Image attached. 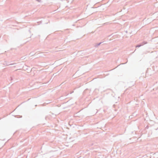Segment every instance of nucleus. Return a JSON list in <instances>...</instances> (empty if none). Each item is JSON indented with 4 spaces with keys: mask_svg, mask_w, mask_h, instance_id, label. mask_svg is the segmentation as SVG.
<instances>
[{
    "mask_svg": "<svg viewBox=\"0 0 158 158\" xmlns=\"http://www.w3.org/2000/svg\"><path fill=\"white\" fill-rule=\"evenodd\" d=\"M15 63H12V64H9L8 63L5 61L4 63L3 64V65H5L6 66H8L9 65H14V64H15Z\"/></svg>",
    "mask_w": 158,
    "mask_h": 158,
    "instance_id": "obj_1",
    "label": "nucleus"
},
{
    "mask_svg": "<svg viewBox=\"0 0 158 158\" xmlns=\"http://www.w3.org/2000/svg\"><path fill=\"white\" fill-rule=\"evenodd\" d=\"M147 43H148L147 42L144 41H143V42H142L140 44H141V45H142V46H143V45H144V44H147Z\"/></svg>",
    "mask_w": 158,
    "mask_h": 158,
    "instance_id": "obj_2",
    "label": "nucleus"
},
{
    "mask_svg": "<svg viewBox=\"0 0 158 158\" xmlns=\"http://www.w3.org/2000/svg\"><path fill=\"white\" fill-rule=\"evenodd\" d=\"M142 46V45L141 44H139L136 46L135 47L136 48H138V47H139L141 46Z\"/></svg>",
    "mask_w": 158,
    "mask_h": 158,
    "instance_id": "obj_3",
    "label": "nucleus"
},
{
    "mask_svg": "<svg viewBox=\"0 0 158 158\" xmlns=\"http://www.w3.org/2000/svg\"><path fill=\"white\" fill-rule=\"evenodd\" d=\"M102 43V42H100V43H98L97 44L95 45V47H98V46L100 45V44H101Z\"/></svg>",
    "mask_w": 158,
    "mask_h": 158,
    "instance_id": "obj_4",
    "label": "nucleus"
},
{
    "mask_svg": "<svg viewBox=\"0 0 158 158\" xmlns=\"http://www.w3.org/2000/svg\"><path fill=\"white\" fill-rule=\"evenodd\" d=\"M36 1H37L38 2H41V0H36Z\"/></svg>",
    "mask_w": 158,
    "mask_h": 158,
    "instance_id": "obj_5",
    "label": "nucleus"
},
{
    "mask_svg": "<svg viewBox=\"0 0 158 158\" xmlns=\"http://www.w3.org/2000/svg\"><path fill=\"white\" fill-rule=\"evenodd\" d=\"M10 79H11V80H12L13 79V77H10Z\"/></svg>",
    "mask_w": 158,
    "mask_h": 158,
    "instance_id": "obj_6",
    "label": "nucleus"
},
{
    "mask_svg": "<svg viewBox=\"0 0 158 158\" xmlns=\"http://www.w3.org/2000/svg\"><path fill=\"white\" fill-rule=\"evenodd\" d=\"M127 61L125 63H122V64H126V63H127Z\"/></svg>",
    "mask_w": 158,
    "mask_h": 158,
    "instance_id": "obj_7",
    "label": "nucleus"
},
{
    "mask_svg": "<svg viewBox=\"0 0 158 158\" xmlns=\"http://www.w3.org/2000/svg\"><path fill=\"white\" fill-rule=\"evenodd\" d=\"M73 91L70 93V94H71L72 93H73Z\"/></svg>",
    "mask_w": 158,
    "mask_h": 158,
    "instance_id": "obj_8",
    "label": "nucleus"
},
{
    "mask_svg": "<svg viewBox=\"0 0 158 158\" xmlns=\"http://www.w3.org/2000/svg\"><path fill=\"white\" fill-rule=\"evenodd\" d=\"M126 32H127V31H126Z\"/></svg>",
    "mask_w": 158,
    "mask_h": 158,
    "instance_id": "obj_9",
    "label": "nucleus"
}]
</instances>
